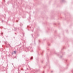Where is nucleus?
<instances>
[{
  "instance_id": "f257e3e1",
  "label": "nucleus",
  "mask_w": 73,
  "mask_h": 73,
  "mask_svg": "<svg viewBox=\"0 0 73 73\" xmlns=\"http://www.w3.org/2000/svg\"><path fill=\"white\" fill-rule=\"evenodd\" d=\"M16 51H14V53H15V54H16Z\"/></svg>"
},
{
  "instance_id": "f03ea898",
  "label": "nucleus",
  "mask_w": 73,
  "mask_h": 73,
  "mask_svg": "<svg viewBox=\"0 0 73 73\" xmlns=\"http://www.w3.org/2000/svg\"><path fill=\"white\" fill-rule=\"evenodd\" d=\"M31 59L32 60V59H33V57H31Z\"/></svg>"
}]
</instances>
